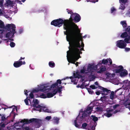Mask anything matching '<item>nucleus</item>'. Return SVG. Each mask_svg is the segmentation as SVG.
Segmentation results:
<instances>
[{"mask_svg":"<svg viewBox=\"0 0 130 130\" xmlns=\"http://www.w3.org/2000/svg\"><path fill=\"white\" fill-rule=\"evenodd\" d=\"M64 29V34L66 35L67 41L69 42V45H75L76 43H80V41L83 40L82 35L80 31L78 29V27L74 23H73L70 25H66Z\"/></svg>","mask_w":130,"mask_h":130,"instance_id":"f257e3e1","label":"nucleus"},{"mask_svg":"<svg viewBox=\"0 0 130 130\" xmlns=\"http://www.w3.org/2000/svg\"><path fill=\"white\" fill-rule=\"evenodd\" d=\"M81 19V17L80 15L76 13L72 14L70 16L69 20H63L62 19L59 18L58 19L53 20L51 23V25L55 26H58L59 27L62 26L63 24V29L65 28L66 25H70L74 21L77 23L79 22Z\"/></svg>","mask_w":130,"mask_h":130,"instance_id":"f03ea898","label":"nucleus"},{"mask_svg":"<svg viewBox=\"0 0 130 130\" xmlns=\"http://www.w3.org/2000/svg\"><path fill=\"white\" fill-rule=\"evenodd\" d=\"M75 45H69V50L67 52V58L68 54L69 52H70L71 53V56L73 58L76 59L77 60L79 58L81 57L80 54L82 53V51H84V47H81L80 43H76Z\"/></svg>","mask_w":130,"mask_h":130,"instance_id":"7ed1b4c3","label":"nucleus"},{"mask_svg":"<svg viewBox=\"0 0 130 130\" xmlns=\"http://www.w3.org/2000/svg\"><path fill=\"white\" fill-rule=\"evenodd\" d=\"M93 108V106H90L89 105L87 106V108L84 111L82 112L83 113L81 116H79L80 113L79 114L76 119L75 120L74 122V125L76 127L80 128L81 126L80 124L83 121H85V118L88 116L86 113L89 115H90L91 113Z\"/></svg>","mask_w":130,"mask_h":130,"instance_id":"20e7f679","label":"nucleus"},{"mask_svg":"<svg viewBox=\"0 0 130 130\" xmlns=\"http://www.w3.org/2000/svg\"><path fill=\"white\" fill-rule=\"evenodd\" d=\"M0 28H5L8 31H9L6 34V38L11 37V38L13 37H14V34L16 33L15 25L13 24H8L5 26L4 22L1 20H0Z\"/></svg>","mask_w":130,"mask_h":130,"instance_id":"39448f33","label":"nucleus"},{"mask_svg":"<svg viewBox=\"0 0 130 130\" xmlns=\"http://www.w3.org/2000/svg\"><path fill=\"white\" fill-rule=\"evenodd\" d=\"M34 104L32 105L33 107L34 108H36L38 109H36L35 108L33 109L34 110H36L39 111L40 112L42 111V109L43 108H45V106H41L40 105H38L39 102L38 100L36 99L35 100H33Z\"/></svg>","mask_w":130,"mask_h":130,"instance_id":"423d86ee","label":"nucleus"},{"mask_svg":"<svg viewBox=\"0 0 130 130\" xmlns=\"http://www.w3.org/2000/svg\"><path fill=\"white\" fill-rule=\"evenodd\" d=\"M126 46V43L124 40H121L116 42V46L120 48H124Z\"/></svg>","mask_w":130,"mask_h":130,"instance_id":"0eeeda50","label":"nucleus"},{"mask_svg":"<svg viewBox=\"0 0 130 130\" xmlns=\"http://www.w3.org/2000/svg\"><path fill=\"white\" fill-rule=\"evenodd\" d=\"M120 37L122 38H125L124 41L127 43H129V41L130 40V36L128 35L127 32H125L122 33Z\"/></svg>","mask_w":130,"mask_h":130,"instance_id":"6e6552de","label":"nucleus"},{"mask_svg":"<svg viewBox=\"0 0 130 130\" xmlns=\"http://www.w3.org/2000/svg\"><path fill=\"white\" fill-rule=\"evenodd\" d=\"M97 68L96 65H95L94 63L89 64L88 66L87 71L89 73H91L93 72Z\"/></svg>","mask_w":130,"mask_h":130,"instance_id":"1a4fd4ad","label":"nucleus"},{"mask_svg":"<svg viewBox=\"0 0 130 130\" xmlns=\"http://www.w3.org/2000/svg\"><path fill=\"white\" fill-rule=\"evenodd\" d=\"M99 89L102 90L103 92L101 93L102 95H108L111 92L110 90L107 89L101 86H99Z\"/></svg>","mask_w":130,"mask_h":130,"instance_id":"9d476101","label":"nucleus"},{"mask_svg":"<svg viewBox=\"0 0 130 130\" xmlns=\"http://www.w3.org/2000/svg\"><path fill=\"white\" fill-rule=\"evenodd\" d=\"M115 66L114 67L115 69L114 71L115 73H120L121 72L123 71L124 70V68L121 65L118 66L116 65L115 64Z\"/></svg>","mask_w":130,"mask_h":130,"instance_id":"9b49d317","label":"nucleus"},{"mask_svg":"<svg viewBox=\"0 0 130 130\" xmlns=\"http://www.w3.org/2000/svg\"><path fill=\"white\" fill-rule=\"evenodd\" d=\"M48 86L46 85H41L39 88L37 89L36 90H38V92L39 91H44L48 89L47 88L48 87Z\"/></svg>","mask_w":130,"mask_h":130,"instance_id":"f8f14e48","label":"nucleus"},{"mask_svg":"<svg viewBox=\"0 0 130 130\" xmlns=\"http://www.w3.org/2000/svg\"><path fill=\"white\" fill-rule=\"evenodd\" d=\"M23 64V62L19 60L18 61H15L13 63L14 66L16 68L20 67Z\"/></svg>","mask_w":130,"mask_h":130,"instance_id":"ddd939ff","label":"nucleus"},{"mask_svg":"<svg viewBox=\"0 0 130 130\" xmlns=\"http://www.w3.org/2000/svg\"><path fill=\"white\" fill-rule=\"evenodd\" d=\"M59 118L56 117H54L53 118L52 120L54 124H58L59 122Z\"/></svg>","mask_w":130,"mask_h":130,"instance_id":"4468645a","label":"nucleus"},{"mask_svg":"<svg viewBox=\"0 0 130 130\" xmlns=\"http://www.w3.org/2000/svg\"><path fill=\"white\" fill-rule=\"evenodd\" d=\"M120 76L121 77H124L127 75L128 74V72L125 69L123 71L121 72L120 73Z\"/></svg>","mask_w":130,"mask_h":130,"instance_id":"2eb2a0df","label":"nucleus"},{"mask_svg":"<svg viewBox=\"0 0 130 130\" xmlns=\"http://www.w3.org/2000/svg\"><path fill=\"white\" fill-rule=\"evenodd\" d=\"M73 75L75 78H82L83 77L80 74V72L78 71L76 72V74L74 73Z\"/></svg>","mask_w":130,"mask_h":130,"instance_id":"dca6fc26","label":"nucleus"},{"mask_svg":"<svg viewBox=\"0 0 130 130\" xmlns=\"http://www.w3.org/2000/svg\"><path fill=\"white\" fill-rule=\"evenodd\" d=\"M41 120L37 119V118H32V121L30 122H35L38 124H41Z\"/></svg>","mask_w":130,"mask_h":130,"instance_id":"f3484780","label":"nucleus"},{"mask_svg":"<svg viewBox=\"0 0 130 130\" xmlns=\"http://www.w3.org/2000/svg\"><path fill=\"white\" fill-rule=\"evenodd\" d=\"M68 54H69L70 58L71 60H72V61L71 62V63L74 64H75V62H76V61H77V60H76L75 59L73 58L71 56V53L70 52H69Z\"/></svg>","mask_w":130,"mask_h":130,"instance_id":"a211bd4d","label":"nucleus"},{"mask_svg":"<svg viewBox=\"0 0 130 130\" xmlns=\"http://www.w3.org/2000/svg\"><path fill=\"white\" fill-rule=\"evenodd\" d=\"M69 78H70L71 80V81L72 83H73L74 84H76L78 82V80H76V78L75 77H73L72 76H71L70 77H69Z\"/></svg>","mask_w":130,"mask_h":130,"instance_id":"6ab92c4d","label":"nucleus"},{"mask_svg":"<svg viewBox=\"0 0 130 130\" xmlns=\"http://www.w3.org/2000/svg\"><path fill=\"white\" fill-rule=\"evenodd\" d=\"M31 121H32V119L29 120L27 119H24L23 120H22L21 121H20V122L23 123L25 122L26 124H28L32 122H30Z\"/></svg>","mask_w":130,"mask_h":130,"instance_id":"aec40b11","label":"nucleus"},{"mask_svg":"<svg viewBox=\"0 0 130 130\" xmlns=\"http://www.w3.org/2000/svg\"><path fill=\"white\" fill-rule=\"evenodd\" d=\"M6 3H5L6 5L7 6H11L13 4V2L10 0H6Z\"/></svg>","mask_w":130,"mask_h":130,"instance_id":"412c9836","label":"nucleus"},{"mask_svg":"<svg viewBox=\"0 0 130 130\" xmlns=\"http://www.w3.org/2000/svg\"><path fill=\"white\" fill-rule=\"evenodd\" d=\"M69 77H66L64 78L63 79H62L61 80L60 79H58L57 80L56 83H57L58 85V84H61V83H62L61 80H65L66 79H69Z\"/></svg>","mask_w":130,"mask_h":130,"instance_id":"4be33fe9","label":"nucleus"},{"mask_svg":"<svg viewBox=\"0 0 130 130\" xmlns=\"http://www.w3.org/2000/svg\"><path fill=\"white\" fill-rule=\"evenodd\" d=\"M10 114L9 116H7L6 118V116L4 114H2L1 115V120L2 121H5L7 118H8L9 116H10Z\"/></svg>","mask_w":130,"mask_h":130,"instance_id":"5701e85b","label":"nucleus"},{"mask_svg":"<svg viewBox=\"0 0 130 130\" xmlns=\"http://www.w3.org/2000/svg\"><path fill=\"white\" fill-rule=\"evenodd\" d=\"M110 98L111 100H113L115 97L114 92V91H111V93H110Z\"/></svg>","mask_w":130,"mask_h":130,"instance_id":"b1692460","label":"nucleus"},{"mask_svg":"<svg viewBox=\"0 0 130 130\" xmlns=\"http://www.w3.org/2000/svg\"><path fill=\"white\" fill-rule=\"evenodd\" d=\"M49 66L51 68H54L55 66V64L53 61H50L48 63Z\"/></svg>","mask_w":130,"mask_h":130,"instance_id":"393cba45","label":"nucleus"},{"mask_svg":"<svg viewBox=\"0 0 130 130\" xmlns=\"http://www.w3.org/2000/svg\"><path fill=\"white\" fill-rule=\"evenodd\" d=\"M12 108V110L11 111V113H13L14 114V118L15 117V112H14V111H15V110H16L17 111V106H15V105H14V107H13V108Z\"/></svg>","mask_w":130,"mask_h":130,"instance_id":"a878e982","label":"nucleus"},{"mask_svg":"<svg viewBox=\"0 0 130 130\" xmlns=\"http://www.w3.org/2000/svg\"><path fill=\"white\" fill-rule=\"evenodd\" d=\"M47 98H50L52 97L55 95V94L53 95L52 93H48L46 94Z\"/></svg>","mask_w":130,"mask_h":130,"instance_id":"bb28decb","label":"nucleus"},{"mask_svg":"<svg viewBox=\"0 0 130 130\" xmlns=\"http://www.w3.org/2000/svg\"><path fill=\"white\" fill-rule=\"evenodd\" d=\"M108 62V59H104L102 60V62L100 64H107Z\"/></svg>","mask_w":130,"mask_h":130,"instance_id":"cd10ccee","label":"nucleus"},{"mask_svg":"<svg viewBox=\"0 0 130 130\" xmlns=\"http://www.w3.org/2000/svg\"><path fill=\"white\" fill-rule=\"evenodd\" d=\"M91 117L92 118V120L94 122H95L98 120V118L97 117H96L94 115H92L91 116Z\"/></svg>","mask_w":130,"mask_h":130,"instance_id":"c85d7f7f","label":"nucleus"},{"mask_svg":"<svg viewBox=\"0 0 130 130\" xmlns=\"http://www.w3.org/2000/svg\"><path fill=\"white\" fill-rule=\"evenodd\" d=\"M120 23L122 25L123 27H125L127 26V24L125 21H121Z\"/></svg>","mask_w":130,"mask_h":130,"instance_id":"c756f323","label":"nucleus"},{"mask_svg":"<svg viewBox=\"0 0 130 130\" xmlns=\"http://www.w3.org/2000/svg\"><path fill=\"white\" fill-rule=\"evenodd\" d=\"M46 107H45V108H43L42 109V111L43 110V111L46 112H48L50 113V110L48 109H45Z\"/></svg>","mask_w":130,"mask_h":130,"instance_id":"7c9ffc66","label":"nucleus"},{"mask_svg":"<svg viewBox=\"0 0 130 130\" xmlns=\"http://www.w3.org/2000/svg\"><path fill=\"white\" fill-rule=\"evenodd\" d=\"M106 70V69L105 68H101L100 70L99 71L98 73H101V72H104Z\"/></svg>","mask_w":130,"mask_h":130,"instance_id":"2f4dec72","label":"nucleus"},{"mask_svg":"<svg viewBox=\"0 0 130 130\" xmlns=\"http://www.w3.org/2000/svg\"><path fill=\"white\" fill-rule=\"evenodd\" d=\"M107 96H104L101 98L100 100L101 101H106Z\"/></svg>","mask_w":130,"mask_h":130,"instance_id":"473e14b6","label":"nucleus"},{"mask_svg":"<svg viewBox=\"0 0 130 130\" xmlns=\"http://www.w3.org/2000/svg\"><path fill=\"white\" fill-rule=\"evenodd\" d=\"M87 125V124L86 123H84L82 124L81 128L83 129H85Z\"/></svg>","mask_w":130,"mask_h":130,"instance_id":"72a5a7b5","label":"nucleus"},{"mask_svg":"<svg viewBox=\"0 0 130 130\" xmlns=\"http://www.w3.org/2000/svg\"><path fill=\"white\" fill-rule=\"evenodd\" d=\"M27 98L28 97H27V98L24 100V102L26 105H28V100H29L30 102V100L29 99H28Z\"/></svg>","mask_w":130,"mask_h":130,"instance_id":"f704fd0d","label":"nucleus"},{"mask_svg":"<svg viewBox=\"0 0 130 130\" xmlns=\"http://www.w3.org/2000/svg\"><path fill=\"white\" fill-rule=\"evenodd\" d=\"M104 115L108 117H109L112 116V114L110 113H105Z\"/></svg>","mask_w":130,"mask_h":130,"instance_id":"c9c22d12","label":"nucleus"},{"mask_svg":"<svg viewBox=\"0 0 130 130\" xmlns=\"http://www.w3.org/2000/svg\"><path fill=\"white\" fill-rule=\"evenodd\" d=\"M87 89L90 94H92L93 93V91L91 88H87Z\"/></svg>","mask_w":130,"mask_h":130,"instance_id":"e433bc0d","label":"nucleus"},{"mask_svg":"<svg viewBox=\"0 0 130 130\" xmlns=\"http://www.w3.org/2000/svg\"><path fill=\"white\" fill-rule=\"evenodd\" d=\"M56 86H58V85L57 83H56L52 84L51 86V88H54V87H56Z\"/></svg>","mask_w":130,"mask_h":130,"instance_id":"4c0bfd02","label":"nucleus"},{"mask_svg":"<svg viewBox=\"0 0 130 130\" xmlns=\"http://www.w3.org/2000/svg\"><path fill=\"white\" fill-rule=\"evenodd\" d=\"M40 98H47V96L46 95L42 93L40 95Z\"/></svg>","mask_w":130,"mask_h":130,"instance_id":"58836bf2","label":"nucleus"},{"mask_svg":"<svg viewBox=\"0 0 130 130\" xmlns=\"http://www.w3.org/2000/svg\"><path fill=\"white\" fill-rule=\"evenodd\" d=\"M34 98V95L32 92H31L29 94V98L31 99H33Z\"/></svg>","mask_w":130,"mask_h":130,"instance_id":"ea45409f","label":"nucleus"},{"mask_svg":"<svg viewBox=\"0 0 130 130\" xmlns=\"http://www.w3.org/2000/svg\"><path fill=\"white\" fill-rule=\"evenodd\" d=\"M10 45L11 47H13L15 46V44L14 42H12L10 43Z\"/></svg>","mask_w":130,"mask_h":130,"instance_id":"a19ab883","label":"nucleus"},{"mask_svg":"<svg viewBox=\"0 0 130 130\" xmlns=\"http://www.w3.org/2000/svg\"><path fill=\"white\" fill-rule=\"evenodd\" d=\"M90 87L93 89H96L97 88V87H95L94 85H92L90 86Z\"/></svg>","mask_w":130,"mask_h":130,"instance_id":"79ce46f5","label":"nucleus"},{"mask_svg":"<svg viewBox=\"0 0 130 130\" xmlns=\"http://www.w3.org/2000/svg\"><path fill=\"white\" fill-rule=\"evenodd\" d=\"M86 70L84 68H83L81 70L80 73H81L84 74Z\"/></svg>","mask_w":130,"mask_h":130,"instance_id":"37998d69","label":"nucleus"},{"mask_svg":"<svg viewBox=\"0 0 130 130\" xmlns=\"http://www.w3.org/2000/svg\"><path fill=\"white\" fill-rule=\"evenodd\" d=\"M96 109L98 111H102L103 110L102 108L100 107H97L96 108Z\"/></svg>","mask_w":130,"mask_h":130,"instance_id":"c03bdc74","label":"nucleus"},{"mask_svg":"<svg viewBox=\"0 0 130 130\" xmlns=\"http://www.w3.org/2000/svg\"><path fill=\"white\" fill-rule=\"evenodd\" d=\"M125 31L128 33H130V26H128L126 29Z\"/></svg>","mask_w":130,"mask_h":130,"instance_id":"a18cd8bd","label":"nucleus"},{"mask_svg":"<svg viewBox=\"0 0 130 130\" xmlns=\"http://www.w3.org/2000/svg\"><path fill=\"white\" fill-rule=\"evenodd\" d=\"M95 78H96V77L94 75H92L91 77V78H90L91 80L92 81V80H93L95 79Z\"/></svg>","mask_w":130,"mask_h":130,"instance_id":"49530a36","label":"nucleus"},{"mask_svg":"<svg viewBox=\"0 0 130 130\" xmlns=\"http://www.w3.org/2000/svg\"><path fill=\"white\" fill-rule=\"evenodd\" d=\"M85 83L84 82H83L82 84L80 86V88L82 89H83L86 86H85Z\"/></svg>","mask_w":130,"mask_h":130,"instance_id":"de8ad7c7","label":"nucleus"},{"mask_svg":"<svg viewBox=\"0 0 130 130\" xmlns=\"http://www.w3.org/2000/svg\"><path fill=\"white\" fill-rule=\"evenodd\" d=\"M4 1L3 0H0V7H2L3 5Z\"/></svg>","mask_w":130,"mask_h":130,"instance_id":"09e8293b","label":"nucleus"},{"mask_svg":"<svg viewBox=\"0 0 130 130\" xmlns=\"http://www.w3.org/2000/svg\"><path fill=\"white\" fill-rule=\"evenodd\" d=\"M119 106V105L118 104H116L114 105L113 106V108L114 109H116V108L118 107Z\"/></svg>","mask_w":130,"mask_h":130,"instance_id":"8fccbe9b","label":"nucleus"},{"mask_svg":"<svg viewBox=\"0 0 130 130\" xmlns=\"http://www.w3.org/2000/svg\"><path fill=\"white\" fill-rule=\"evenodd\" d=\"M67 12L68 14H71V15L73 14V13L71 11H70L68 9H67Z\"/></svg>","mask_w":130,"mask_h":130,"instance_id":"3c124183","label":"nucleus"},{"mask_svg":"<svg viewBox=\"0 0 130 130\" xmlns=\"http://www.w3.org/2000/svg\"><path fill=\"white\" fill-rule=\"evenodd\" d=\"M120 2H121L122 3H125L127 2V0H119Z\"/></svg>","mask_w":130,"mask_h":130,"instance_id":"603ef678","label":"nucleus"},{"mask_svg":"<svg viewBox=\"0 0 130 130\" xmlns=\"http://www.w3.org/2000/svg\"><path fill=\"white\" fill-rule=\"evenodd\" d=\"M57 93V91L56 89H54L52 92V94L53 95H54V94H55V95Z\"/></svg>","mask_w":130,"mask_h":130,"instance_id":"864d4df0","label":"nucleus"},{"mask_svg":"<svg viewBox=\"0 0 130 130\" xmlns=\"http://www.w3.org/2000/svg\"><path fill=\"white\" fill-rule=\"evenodd\" d=\"M51 118L52 117L51 116H47L46 117L45 119L48 120H49L51 119Z\"/></svg>","mask_w":130,"mask_h":130,"instance_id":"5fc2aeb1","label":"nucleus"},{"mask_svg":"<svg viewBox=\"0 0 130 130\" xmlns=\"http://www.w3.org/2000/svg\"><path fill=\"white\" fill-rule=\"evenodd\" d=\"M57 91V93L58 92L59 93L61 94V91L62 90H61L60 89H58V88H57V89L56 90Z\"/></svg>","mask_w":130,"mask_h":130,"instance_id":"6e6d98bb","label":"nucleus"},{"mask_svg":"<svg viewBox=\"0 0 130 130\" xmlns=\"http://www.w3.org/2000/svg\"><path fill=\"white\" fill-rule=\"evenodd\" d=\"M29 91H28L27 90H25L24 91V94L27 96H28V93L29 92Z\"/></svg>","mask_w":130,"mask_h":130,"instance_id":"4d7b16f0","label":"nucleus"},{"mask_svg":"<svg viewBox=\"0 0 130 130\" xmlns=\"http://www.w3.org/2000/svg\"><path fill=\"white\" fill-rule=\"evenodd\" d=\"M120 8L122 10H124L125 8V6L122 5L120 7Z\"/></svg>","mask_w":130,"mask_h":130,"instance_id":"13d9d810","label":"nucleus"},{"mask_svg":"<svg viewBox=\"0 0 130 130\" xmlns=\"http://www.w3.org/2000/svg\"><path fill=\"white\" fill-rule=\"evenodd\" d=\"M108 60L110 63V65H111L112 63V62L111 59L109 58L108 59Z\"/></svg>","mask_w":130,"mask_h":130,"instance_id":"bf43d9fd","label":"nucleus"},{"mask_svg":"<svg viewBox=\"0 0 130 130\" xmlns=\"http://www.w3.org/2000/svg\"><path fill=\"white\" fill-rule=\"evenodd\" d=\"M95 129L94 127V126H91L90 129H88V130H94Z\"/></svg>","mask_w":130,"mask_h":130,"instance_id":"052dcab7","label":"nucleus"},{"mask_svg":"<svg viewBox=\"0 0 130 130\" xmlns=\"http://www.w3.org/2000/svg\"><path fill=\"white\" fill-rule=\"evenodd\" d=\"M128 103L127 105H130V100H127L126 101V104H127Z\"/></svg>","mask_w":130,"mask_h":130,"instance_id":"680f3d73","label":"nucleus"},{"mask_svg":"<svg viewBox=\"0 0 130 130\" xmlns=\"http://www.w3.org/2000/svg\"><path fill=\"white\" fill-rule=\"evenodd\" d=\"M16 1L17 3H19L20 4L22 5V4L21 2L19 0H17Z\"/></svg>","mask_w":130,"mask_h":130,"instance_id":"e2e57ef3","label":"nucleus"},{"mask_svg":"<svg viewBox=\"0 0 130 130\" xmlns=\"http://www.w3.org/2000/svg\"><path fill=\"white\" fill-rule=\"evenodd\" d=\"M116 10L115 8H111V12L112 13L114 11H115Z\"/></svg>","mask_w":130,"mask_h":130,"instance_id":"0e129e2a","label":"nucleus"},{"mask_svg":"<svg viewBox=\"0 0 130 130\" xmlns=\"http://www.w3.org/2000/svg\"><path fill=\"white\" fill-rule=\"evenodd\" d=\"M38 92V90H36V89H33L32 92L33 93L34 92Z\"/></svg>","mask_w":130,"mask_h":130,"instance_id":"69168bd1","label":"nucleus"},{"mask_svg":"<svg viewBox=\"0 0 130 130\" xmlns=\"http://www.w3.org/2000/svg\"><path fill=\"white\" fill-rule=\"evenodd\" d=\"M120 111V110H116L114 111L113 112V113L114 114H115L117 112H119Z\"/></svg>","mask_w":130,"mask_h":130,"instance_id":"338daca9","label":"nucleus"},{"mask_svg":"<svg viewBox=\"0 0 130 130\" xmlns=\"http://www.w3.org/2000/svg\"><path fill=\"white\" fill-rule=\"evenodd\" d=\"M125 49L126 51H129L130 50V48L128 47H126Z\"/></svg>","mask_w":130,"mask_h":130,"instance_id":"774afa93","label":"nucleus"}]
</instances>
